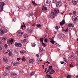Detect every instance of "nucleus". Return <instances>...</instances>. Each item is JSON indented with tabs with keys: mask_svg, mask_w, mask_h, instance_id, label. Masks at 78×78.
Listing matches in <instances>:
<instances>
[{
	"mask_svg": "<svg viewBox=\"0 0 78 78\" xmlns=\"http://www.w3.org/2000/svg\"><path fill=\"white\" fill-rule=\"evenodd\" d=\"M11 68V66H9L6 68V69H7V70H10Z\"/></svg>",
	"mask_w": 78,
	"mask_h": 78,
	"instance_id": "29",
	"label": "nucleus"
},
{
	"mask_svg": "<svg viewBox=\"0 0 78 78\" xmlns=\"http://www.w3.org/2000/svg\"><path fill=\"white\" fill-rule=\"evenodd\" d=\"M56 45L57 47H60V45L58 44Z\"/></svg>",
	"mask_w": 78,
	"mask_h": 78,
	"instance_id": "43",
	"label": "nucleus"
},
{
	"mask_svg": "<svg viewBox=\"0 0 78 78\" xmlns=\"http://www.w3.org/2000/svg\"><path fill=\"white\" fill-rule=\"evenodd\" d=\"M73 65H70V67H73Z\"/></svg>",
	"mask_w": 78,
	"mask_h": 78,
	"instance_id": "52",
	"label": "nucleus"
},
{
	"mask_svg": "<svg viewBox=\"0 0 78 78\" xmlns=\"http://www.w3.org/2000/svg\"><path fill=\"white\" fill-rule=\"evenodd\" d=\"M30 16H33V15H34V14H33V12H31L30 14Z\"/></svg>",
	"mask_w": 78,
	"mask_h": 78,
	"instance_id": "36",
	"label": "nucleus"
},
{
	"mask_svg": "<svg viewBox=\"0 0 78 78\" xmlns=\"http://www.w3.org/2000/svg\"><path fill=\"white\" fill-rule=\"evenodd\" d=\"M40 41H41V42H42V43H43V42H44L43 41V40H44V38H40Z\"/></svg>",
	"mask_w": 78,
	"mask_h": 78,
	"instance_id": "26",
	"label": "nucleus"
},
{
	"mask_svg": "<svg viewBox=\"0 0 78 78\" xmlns=\"http://www.w3.org/2000/svg\"><path fill=\"white\" fill-rule=\"evenodd\" d=\"M31 33H33V30H32L31 31H30Z\"/></svg>",
	"mask_w": 78,
	"mask_h": 78,
	"instance_id": "58",
	"label": "nucleus"
},
{
	"mask_svg": "<svg viewBox=\"0 0 78 78\" xmlns=\"http://www.w3.org/2000/svg\"><path fill=\"white\" fill-rule=\"evenodd\" d=\"M46 63H48V64H50V63L48 62L47 61L46 62Z\"/></svg>",
	"mask_w": 78,
	"mask_h": 78,
	"instance_id": "50",
	"label": "nucleus"
},
{
	"mask_svg": "<svg viewBox=\"0 0 78 78\" xmlns=\"http://www.w3.org/2000/svg\"><path fill=\"white\" fill-rule=\"evenodd\" d=\"M20 59H21V58H17V61H20Z\"/></svg>",
	"mask_w": 78,
	"mask_h": 78,
	"instance_id": "42",
	"label": "nucleus"
},
{
	"mask_svg": "<svg viewBox=\"0 0 78 78\" xmlns=\"http://www.w3.org/2000/svg\"><path fill=\"white\" fill-rule=\"evenodd\" d=\"M36 44L34 43H32V47H35Z\"/></svg>",
	"mask_w": 78,
	"mask_h": 78,
	"instance_id": "25",
	"label": "nucleus"
},
{
	"mask_svg": "<svg viewBox=\"0 0 78 78\" xmlns=\"http://www.w3.org/2000/svg\"><path fill=\"white\" fill-rule=\"evenodd\" d=\"M42 51V48L40 49L39 51V53H41V51Z\"/></svg>",
	"mask_w": 78,
	"mask_h": 78,
	"instance_id": "41",
	"label": "nucleus"
},
{
	"mask_svg": "<svg viewBox=\"0 0 78 78\" xmlns=\"http://www.w3.org/2000/svg\"><path fill=\"white\" fill-rule=\"evenodd\" d=\"M51 14L52 16H57V14H56L53 12L51 13Z\"/></svg>",
	"mask_w": 78,
	"mask_h": 78,
	"instance_id": "20",
	"label": "nucleus"
},
{
	"mask_svg": "<svg viewBox=\"0 0 78 78\" xmlns=\"http://www.w3.org/2000/svg\"><path fill=\"white\" fill-rule=\"evenodd\" d=\"M65 21L64 20H63L60 23V25L61 26L62 25H64V24H65Z\"/></svg>",
	"mask_w": 78,
	"mask_h": 78,
	"instance_id": "10",
	"label": "nucleus"
},
{
	"mask_svg": "<svg viewBox=\"0 0 78 78\" xmlns=\"http://www.w3.org/2000/svg\"><path fill=\"white\" fill-rule=\"evenodd\" d=\"M15 45L16 47H22V44L21 43H17L16 42L15 43Z\"/></svg>",
	"mask_w": 78,
	"mask_h": 78,
	"instance_id": "7",
	"label": "nucleus"
},
{
	"mask_svg": "<svg viewBox=\"0 0 78 78\" xmlns=\"http://www.w3.org/2000/svg\"><path fill=\"white\" fill-rule=\"evenodd\" d=\"M20 64V63L19 62H17L16 63H13V66H19Z\"/></svg>",
	"mask_w": 78,
	"mask_h": 78,
	"instance_id": "11",
	"label": "nucleus"
},
{
	"mask_svg": "<svg viewBox=\"0 0 78 78\" xmlns=\"http://www.w3.org/2000/svg\"><path fill=\"white\" fill-rule=\"evenodd\" d=\"M46 76H47L48 78H52V76L48 74H47Z\"/></svg>",
	"mask_w": 78,
	"mask_h": 78,
	"instance_id": "18",
	"label": "nucleus"
},
{
	"mask_svg": "<svg viewBox=\"0 0 78 78\" xmlns=\"http://www.w3.org/2000/svg\"><path fill=\"white\" fill-rule=\"evenodd\" d=\"M73 57V56L71 55L70 57H69V59H72Z\"/></svg>",
	"mask_w": 78,
	"mask_h": 78,
	"instance_id": "34",
	"label": "nucleus"
},
{
	"mask_svg": "<svg viewBox=\"0 0 78 78\" xmlns=\"http://www.w3.org/2000/svg\"><path fill=\"white\" fill-rule=\"evenodd\" d=\"M11 75L13 76H17V74L14 73H11Z\"/></svg>",
	"mask_w": 78,
	"mask_h": 78,
	"instance_id": "13",
	"label": "nucleus"
},
{
	"mask_svg": "<svg viewBox=\"0 0 78 78\" xmlns=\"http://www.w3.org/2000/svg\"><path fill=\"white\" fill-rule=\"evenodd\" d=\"M9 56H11V55H12V53L11 52H9Z\"/></svg>",
	"mask_w": 78,
	"mask_h": 78,
	"instance_id": "38",
	"label": "nucleus"
},
{
	"mask_svg": "<svg viewBox=\"0 0 78 78\" xmlns=\"http://www.w3.org/2000/svg\"><path fill=\"white\" fill-rule=\"evenodd\" d=\"M44 41H45V42H47V39L46 38L44 39Z\"/></svg>",
	"mask_w": 78,
	"mask_h": 78,
	"instance_id": "49",
	"label": "nucleus"
},
{
	"mask_svg": "<svg viewBox=\"0 0 78 78\" xmlns=\"http://www.w3.org/2000/svg\"><path fill=\"white\" fill-rule=\"evenodd\" d=\"M36 56H37V57H39V55L38 54H37Z\"/></svg>",
	"mask_w": 78,
	"mask_h": 78,
	"instance_id": "54",
	"label": "nucleus"
},
{
	"mask_svg": "<svg viewBox=\"0 0 78 78\" xmlns=\"http://www.w3.org/2000/svg\"><path fill=\"white\" fill-rule=\"evenodd\" d=\"M31 25L33 26V27H35L36 25V24H35V23H33V24H31Z\"/></svg>",
	"mask_w": 78,
	"mask_h": 78,
	"instance_id": "37",
	"label": "nucleus"
},
{
	"mask_svg": "<svg viewBox=\"0 0 78 78\" xmlns=\"http://www.w3.org/2000/svg\"><path fill=\"white\" fill-rule=\"evenodd\" d=\"M2 50V47L0 46V51Z\"/></svg>",
	"mask_w": 78,
	"mask_h": 78,
	"instance_id": "53",
	"label": "nucleus"
},
{
	"mask_svg": "<svg viewBox=\"0 0 78 78\" xmlns=\"http://www.w3.org/2000/svg\"><path fill=\"white\" fill-rule=\"evenodd\" d=\"M47 69V68L45 69V70L44 71V72H47V70H46Z\"/></svg>",
	"mask_w": 78,
	"mask_h": 78,
	"instance_id": "61",
	"label": "nucleus"
},
{
	"mask_svg": "<svg viewBox=\"0 0 78 78\" xmlns=\"http://www.w3.org/2000/svg\"><path fill=\"white\" fill-rule=\"evenodd\" d=\"M16 18H14L13 19L14 22H15V21H16Z\"/></svg>",
	"mask_w": 78,
	"mask_h": 78,
	"instance_id": "48",
	"label": "nucleus"
},
{
	"mask_svg": "<svg viewBox=\"0 0 78 78\" xmlns=\"http://www.w3.org/2000/svg\"><path fill=\"white\" fill-rule=\"evenodd\" d=\"M71 76L70 75H68V76H67V78H71Z\"/></svg>",
	"mask_w": 78,
	"mask_h": 78,
	"instance_id": "40",
	"label": "nucleus"
},
{
	"mask_svg": "<svg viewBox=\"0 0 78 78\" xmlns=\"http://www.w3.org/2000/svg\"><path fill=\"white\" fill-rule=\"evenodd\" d=\"M64 59H65L64 61H65V62H66V58H64Z\"/></svg>",
	"mask_w": 78,
	"mask_h": 78,
	"instance_id": "55",
	"label": "nucleus"
},
{
	"mask_svg": "<svg viewBox=\"0 0 78 78\" xmlns=\"http://www.w3.org/2000/svg\"><path fill=\"white\" fill-rule=\"evenodd\" d=\"M69 27H73V24H69L68 25Z\"/></svg>",
	"mask_w": 78,
	"mask_h": 78,
	"instance_id": "21",
	"label": "nucleus"
},
{
	"mask_svg": "<svg viewBox=\"0 0 78 78\" xmlns=\"http://www.w3.org/2000/svg\"><path fill=\"white\" fill-rule=\"evenodd\" d=\"M23 34V33L22 32H20L19 33V34H21V35H22Z\"/></svg>",
	"mask_w": 78,
	"mask_h": 78,
	"instance_id": "46",
	"label": "nucleus"
},
{
	"mask_svg": "<svg viewBox=\"0 0 78 78\" xmlns=\"http://www.w3.org/2000/svg\"><path fill=\"white\" fill-rule=\"evenodd\" d=\"M14 52L15 53H16V54H18V52L17 51H16V50L15 49L14 50Z\"/></svg>",
	"mask_w": 78,
	"mask_h": 78,
	"instance_id": "32",
	"label": "nucleus"
},
{
	"mask_svg": "<svg viewBox=\"0 0 78 78\" xmlns=\"http://www.w3.org/2000/svg\"><path fill=\"white\" fill-rule=\"evenodd\" d=\"M35 73V71H32V72H31L30 73V75L31 76H32V75H34Z\"/></svg>",
	"mask_w": 78,
	"mask_h": 78,
	"instance_id": "15",
	"label": "nucleus"
},
{
	"mask_svg": "<svg viewBox=\"0 0 78 78\" xmlns=\"http://www.w3.org/2000/svg\"><path fill=\"white\" fill-rule=\"evenodd\" d=\"M37 27L38 28H39V27H41V24H37Z\"/></svg>",
	"mask_w": 78,
	"mask_h": 78,
	"instance_id": "27",
	"label": "nucleus"
},
{
	"mask_svg": "<svg viewBox=\"0 0 78 78\" xmlns=\"http://www.w3.org/2000/svg\"><path fill=\"white\" fill-rule=\"evenodd\" d=\"M7 29L3 30L2 28V27H0V34H4L5 33H7Z\"/></svg>",
	"mask_w": 78,
	"mask_h": 78,
	"instance_id": "3",
	"label": "nucleus"
},
{
	"mask_svg": "<svg viewBox=\"0 0 78 78\" xmlns=\"http://www.w3.org/2000/svg\"><path fill=\"white\" fill-rule=\"evenodd\" d=\"M44 3V5H45V6H50L51 4V1L50 0H45Z\"/></svg>",
	"mask_w": 78,
	"mask_h": 78,
	"instance_id": "2",
	"label": "nucleus"
},
{
	"mask_svg": "<svg viewBox=\"0 0 78 78\" xmlns=\"http://www.w3.org/2000/svg\"><path fill=\"white\" fill-rule=\"evenodd\" d=\"M22 60L23 61H24V62H25V61H26L25 58V57H23L22 58Z\"/></svg>",
	"mask_w": 78,
	"mask_h": 78,
	"instance_id": "19",
	"label": "nucleus"
},
{
	"mask_svg": "<svg viewBox=\"0 0 78 78\" xmlns=\"http://www.w3.org/2000/svg\"><path fill=\"white\" fill-rule=\"evenodd\" d=\"M72 19L73 22L74 23H76V21H78V16H72Z\"/></svg>",
	"mask_w": 78,
	"mask_h": 78,
	"instance_id": "1",
	"label": "nucleus"
},
{
	"mask_svg": "<svg viewBox=\"0 0 78 78\" xmlns=\"http://www.w3.org/2000/svg\"><path fill=\"white\" fill-rule=\"evenodd\" d=\"M56 2V0H53V3H55Z\"/></svg>",
	"mask_w": 78,
	"mask_h": 78,
	"instance_id": "44",
	"label": "nucleus"
},
{
	"mask_svg": "<svg viewBox=\"0 0 78 78\" xmlns=\"http://www.w3.org/2000/svg\"><path fill=\"white\" fill-rule=\"evenodd\" d=\"M69 15H72V13H69Z\"/></svg>",
	"mask_w": 78,
	"mask_h": 78,
	"instance_id": "62",
	"label": "nucleus"
},
{
	"mask_svg": "<svg viewBox=\"0 0 78 78\" xmlns=\"http://www.w3.org/2000/svg\"><path fill=\"white\" fill-rule=\"evenodd\" d=\"M33 62H34V61H33V60L32 59H31L29 61V63H30L31 64H33Z\"/></svg>",
	"mask_w": 78,
	"mask_h": 78,
	"instance_id": "16",
	"label": "nucleus"
},
{
	"mask_svg": "<svg viewBox=\"0 0 78 78\" xmlns=\"http://www.w3.org/2000/svg\"><path fill=\"white\" fill-rule=\"evenodd\" d=\"M27 31L28 32H30V29H28L27 30Z\"/></svg>",
	"mask_w": 78,
	"mask_h": 78,
	"instance_id": "47",
	"label": "nucleus"
},
{
	"mask_svg": "<svg viewBox=\"0 0 78 78\" xmlns=\"http://www.w3.org/2000/svg\"><path fill=\"white\" fill-rule=\"evenodd\" d=\"M32 3H33L34 5H37V4H36V3L33 1H32Z\"/></svg>",
	"mask_w": 78,
	"mask_h": 78,
	"instance_id": "28",
	"label": "nucleus"
},
{
	"mask_svg": "<svg viewBox=\"0 0 78 78\" xmlns=\"http://www.w3.org/2000/svg\"><path fill=\"white\" fill-rule=\"evenodd\" d=\"M73 14H75V15H76V12H75V11H74L73 12Z\"/></svg>",
	"mask_w": 78,
	"mask_h": 78,
	"instance_id": "45",
	"label": "nucleus"
},
{
	"mask_svg": "<svg viewBox=\"0 0 78 78\" xmlns=\"http://www.w3.org/2000/svg\"><path fill=\"white\" fill-rule=\"evenodd\" d=\"M3 60L4 61V62H8V60L7 59V58H4Z\"/></svg>",
	"mask_w": 78,
	"mask_h": 78,
	"instance_id": "17",
	"label": "nucleus"
},
{
	"mask_svg": "<svg viewBox=\"0 0 78 78\" xmlns=\"http://www.w3.org/2000/svg\"><path fill=\"white\" fill-rule=\"evenodd\" d=\"M64 62H62V63H61V64H64Z\"/></svg>",
	"mask_w": 78,
	"mask_h": 78,
	"instance_id": "59",
	"label": "nucleus"
},
{
	"mask_svg": "<svg viewBox=\"0 0 78 78\" xmlns=\"http://www.w3.org/2000/svg\"><path fill=\"white\" fill-rule=\"evenodd\" d=\"M50 42H51V43H52V44H55V41H53V40H51L50 41Z\"/></svg>",
	"mask_w": 78,
	"mask_h": 78,
	"instance_id": "23",
	"label": "nucleus"
},
{
	"mask_svg": "<svg viewBox=\"0 0 78 78\" xmlns=\"http://www.w3.org/2000/svg\"><path fill=\"white\" fill-rule=\"evenodd\" d=\"M6 39V38L5 37H3L2 38V41H5Z\"/></svg>",
	"mask_w": 78,
	"mask_h": 78,
	"instance_id": "30",
	"label": "nucleus"
},
{
	"mask_svg": "<svg viewBox=\"0 0 78 78\" xmlns=\"http://www.w3.org/2000/svg\"><path fill=\"white\" fill-rule=\"evenodd\" d=\"M42 45H43V47H45L46 46V44H45L44 43V42H43V43H42Z\"/></svg>",
	"mask_w": 78,
	"mask_h": 78,
	"instance_id": "31",
	"label": "nucleus"
},
{
	"mask_svg": "<svg viewBox=\"0 0 78 78\" xmlns=\"http://www.w3.org/2000/svg\"><path fill=\"white\" fill-rule=\"evenodd\" d=\"M59 10H58L55 9V13H56L57 14H58L59 12Z\"/></svg>",
	"mask_w": 78,
	"mask_h": 78,
	"instance_id": "22",
	"label": "nucleus"
},
{
	"mask_svg": "<svg viewBox=\"0 0 78 78\" xmlns=\"http://www.w3.org/2000/svg\"><path fill=\"white\" fill-rule=\"evenodd\" d=\"M7 51H8V52L9 53H10V52H11V51H10V50L9 49L7 50Z\"/></svg>",
	"mask_w": 78,
	"mask_h": 78,
	"instance_id": "51",
	"label": "nucleus"
},
{
	"mask_svg": "<svg viewBox=\"0 0 78 78\" xmlns=\"http://www.w3.org/2000/svg\"><path fill=\"white\" fill-rule=\"evenodd\" d=\"M42 10H43V11H47V7H46V6L44 5H43V7L42 9Z\"/></svg>",
	"mask_w": 78,
	"mask_h": 78,
	"instance_id": "12",
	"label": "nucleus"
},
{
	"mask_svg": "<svg viewBox=\"0 0 78 78\" xmlns=\"http://www.w3.org/2000/svg\"><path fill=\"white\" fill-rule=\"evenodd\" d=\"M78 0H72V2L74 5H76L78 3Z\"/></svg>",
	"mask_w": 78,
	"mask_h": 78,
	"instance_id": "8",
	"label": "nucleus"
},
{
	"mask_svg": "<svg viewBox=\"0 0 78 78\" xmlns=\"http://www.w3.org/2000/svg\"><path fill=\"white\" fill-rule=\"evenodd\" d=\"M62 4V3L61 2H59L57 3V4L56 5V7L57 8H59V7H60L61 5Z\"/></svg>",
	"mask_w": 78,
	"mask_h": 78,
	"instance_id": "5",
	"label": "nucleus"
},
{
	"mask_svg": "<svg viewBox=\"0 0 78 78\" xmlns=\"http://www.w3.org/2000/svg\"><path fill=\"white\" fill-rule=\"evenodd\" d=\"M52 67H53V66H49V70L51 69H52Z\"/></svg>",
	"mask_w": 78,
	"mask_h": 78,
	"instance_id": "33",
	"label": "nucleus"
},
{
	"mask_svg": "<svg viewBox=\"0 0 78 78\" xmlns=\"http://www.w3.org/2000/svg\"><path fill=\"white\" fill-rule=\"evenodd\" d=\"M20 53H21V54H23V53H26V51L23 50V51H20Z\"/></svg>",
	"mask_w": 78,
	"mask_h": 78,
	"instance_id": "14",
	"label": "nucleus"
},
{
	"mask_svg": "<svg viewBox=\"0 0 78 78\" xmlns=\"http://www.w3.org/2000/svg\"><path fill=\"white\" fill-rule=\"evenodd\" d=\"M4 47H5V48H7V47H8V45L6 44H5Z\"/></svg>",
	"mask_w": 78,
	"mask_h": 78,
	"instance_id": "39",
	"label": "nucleus"
},
{
	"mask_svg": "<svg viewBox=\"0 0 78 78\" xmlns=\"http://www.w3.org/2000/svg\"><path fill=\"white\" fill-rule=\"evenodd\" d=\"M69 30V28H67V29H66V30H64V31L65 32H66V33H67Z\"/></svg>",
	"mask_w": 78,
	"mask_h": 78,
	"instance_id": "24",
	"label": "nucleus"
},
{
	"mask_svg": "<svg viewBox=\"0 0 78 78\" xmlns=\"http://www.w3.org/2000/svg\"><path fill=\"white\" fill-rule=\"evenodd\" d=\"M11 42H13L14 41H13V39H12V40L11 41Z\"/></svg>",
	"mask_w": 78,
	"mask_h": 78,
	"instance_id": "64",
	"label": "nucleus"
},
{
	"mask_svg": "<svg viewBox=\"0 0 78 78\" xmlns=\"http://www.w3.org/2000/svg\"><path fill=\"white\" fill-rule=\"evenodd\" d=\"M25 35V36L26 37H28V35L26 34V35Z\"/></svg>",
	"mask_w": 78,
	"mask_h": 78,
	"instance_id": "60",
	"label": "nucleus"
},
{
	"mask_svg": "<svg viewBox=\"0 0 78 78\" xmlns=\"http://www.w3.org/2000/svg\"><path fill=\"white\" fill-rule=\"evenodd\" d=\"M24 38H27V37L25 35H24Z\"/></svg>",
	"mask_w": 78,
	"mask_h": 78,
	"instance_id": "56",
	"label": "nucleus"
},
{
	"mask_svg": "<svg viewBox=\"0 0 78 78\" xmlns=\"http://www.w3.org/2000/svg\"><path fill=\"white\" fill-rule=\"evenodd\" d=\"M55 29H56V30H58V29H59V28L58 26H56L55 27Z\"/></svg>",
	"mask_w": 78,
	"mask_h": 78,
	"instance_id": "35",
	"label": "nucleus"
},
{
	"mask_svg": "<svg viewBox=\"0 0 78 78\" xmlns=\"http://www.w3.org/2000/svg\"><path fill=\"white\" fill-rule=\"evenodd\" d=\"M58 36L60 38L62 37V38H64V37H65V36H64V35L62 34H59L58 35Z\"/></svg>",
	"mask_w": 78,
	"mask_h": 78,
	"instance_id": "9",
	"label": "nucleus"
},
{
	"mask_svg": "<svg viewBox=\"0 0 78 78\" xmlns=\"http://www.w3.org/2000/svg\"><path fill=\"white\" fill-rule=\"evenodd\" d=\"M5 3L3 2H0V12L2 11L3 9V6L5 5Z\"/></svg>",
	"mask_w": 78,
	"mask_h": 78,
	"instance_id": "4",
	"label": "nucleus"
},
{
	"mask_svg": "<svg viewBox=\"0 0 78 78\" xmlns=\"http://www.w3.org/2000/svg\"><path fill=\"white\" fill-rule=\"evenodd\" d=\"M48 71H49V73H48L50 75H53L55 73V70L53 69H48Z\"/></svg>",
	"mask_w": 78,
	"mask_h": 78,
	"instance_id": "6",
	"label": "nucleus"
},
{
	"mask_svg": "<svg viewBox=\"0 0 78 78\" xmlns=\"http://www.w3.org/2000/svg\"><path fill=\"white\" fill-rule=\"evenodd\" d=\"M57 32L56 31H55L54 32V33H55V34H56V33H57Z\"/></svg>",
	"mask_w": 78,
	"mask_h": 78,
	"instance_id": "57",
	"label": "nucleus"
},
{
	"mask_svg": "<svg viewBox=\"0 0 78 78\" xmlns=\"http://www.w3.org/2000/svg\"><path fill=\"white\" fill-rule=\"evenodd\" d=\"M48 72H49V71H48H48L46 72V73H48Z\"/></svg>",
	"mask_w": 78,
	"mask_h": 78,
	"instance_id": "63",
	"label": "nucleus"
}]
</instances>
